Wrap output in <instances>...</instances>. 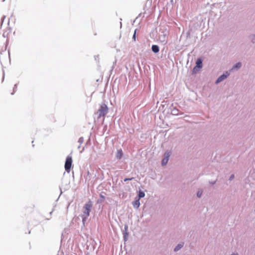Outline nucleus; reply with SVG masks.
Masks as SVG:
<instances>
[{"instance_id": "obj_1", "label": "nucleus", "mask_w": 255, "mask_h": 255, "mask_svg": "<svg viewBox=\"0 0 255 255\" xmlns=\"http://www.w3.org/2000/svg\"><path fill=\"white\" fill-rule=\"evenodd\" d=\"M92 207V203L91 201H89L86 203L83 207V213L82 214L81 217L82 218V222L83 224H85V221L90 215V212Z\"/></svg>"}, {"instance_id": "obj_2", "label": "nucleus", "mask_w": 255, "mask_h": 255, "mask_svg": "<svg viewBox=\"0 0 255 255\" xmlns=\"http://www.w3.org/2000/svg\"><path fill=\"white\" fill-rule=\"evenodd\" d=\"M108 110V109L107 105L105 104H102L97 112V114L98 115V118L104 117L107 114Z\"/></svg>"}, {"instance_id": "obj_3", "label": "nucleus", "mask_w": 255, "mask_h": 255, "mask_svg": "<svg viewBox=\"0 0 255 255\" xmlns=\"http://www.w3.org/2000/svg\"><path fill=\"white\" fill-rule=\"evenodd\" d=\"M72 163V158L71 155H68L66 159V161L65 163V170L67 172H69L70 171V169L71 168Z\"/></svg>"}, {"instance_id": "obj_4", "label": "nucleus", "mask_w": 255, "mask_h": 255, "mask_svg": "<svg viewBox=\"0 0 255 255\" xmlns=\"http://www.w3.org/2000/svg\"><path fill=\"white\" fill-rule=\"evenodd\" d=\"M196 65L193 68V72L196 73V72L199 71L198 69H200L202 67V61L201 59H198L196 62Z\"/></svg>"}, {"instance_id": "obj_5", "label": "nucleus", "mask_w": 255, "mask_h": 255, "mask_svg": "<svg viewBox=\"0 0 255 255\" xmlns=\"http://www.w3.org/2000/svg\"><path fill=\"white\" fill-rule=\"evenodd\" d=\"M170 156V152L167 151L164 153V157L162 159V162H161V164L162 165H165L167 163Z\"/></svg>"}, {"instance_id": "obj_6", "label": "nucleus", "mask_w": 255, "mask_h": 255, "mask_svg": "<svg viewBox=\"0 0 255 255\" xmlns=\"http://www.w3.org/2000/svg\"><path fill=\"white\" fill-rule=\"evenodd\" d=\"M229 74L227 73L226 74H224L223 75H221L218 78L216 83H219L221 82V81H222L223 80L225 79L226 78H227V77L229 76Z\"/></svg>"}, {"instance_id": "obj_7", "label": "nucleus", "mask_w": 255, "mask_h": 255, "mask_svg": "<svg viewBox=\"0 0 255 255\" xmlns=\"http://www.w3.org/2000/svg\"><path fill=\"white\" fill-rule=\"evenodd\" d=\"M133 206L135 208H138L140 205L139 199V198L135 200L132 203Z\"/></svg>"}, {"instance_id": "obj_8", "label": "nucleus", "mask_w": 255, "mask_h": 255, "mask_svg": "<svg viewBox=\"0 0 255 255\" xmlns=\"http://www.w3.org/2000/svg\"><path fill=\"white\" fill-rule=\"evenodd\" d=\"M152 50L154 53H157L159 52V47L156 45H153L151 47Z\"/></svg>"}, {"instance_id": "obj_9", "label": "nucleus", "mask_w": 255, "mask_h": 255, "mask_svg": "<svg viewBox=\"0 0 255 255\" xmlns=\"http://www.w3.org/2000/svg\"><path fill=\"white\" fill-rule=\"evenodd\" d=\"M122 156H123L122 150L121 149L118 150V151L117 152V154H116L117 157L119 159H121L122 158Z\"/></svg>"}, {"instance_id": "obj_10", "label": "nucleus", "mask_w": 255, "mask_h": 255, "mask_svg": "<svg viewBox=\"0 0 255 255\" xmlns=\"http://www.w3.org/2000/svg\"><path fill=\"white\" fill-rule=\"evenodd\" d=\"M183 246V243L178 244L174 249V251L177 252Z\"/></svg>"}, {"instance_id": "obj_11", "label": "nucleus", "mask_w": 255, "mask_h": 255, "mask_svg": "<svg viewBox=\"0 0 255 255\" xmlns=\"http://www.w3.org/2000/svg\"><path fill=\"white\" fill-rule=\"evenodd\" d=\"M145 194L142 191H139L138 193V198L139 199L141 198H142L144 196Z\"/></svg>"}, {"instance_id": "obj_12", "label": "nucleus", "mask_w": 255, "mask_h": 255, "mask_svg": "<svg viewBox=\"0 0 255 255\" xmlns=\"http://www.w3.org/2000/svg\"><path fill=\"white\" fill-rule=\"evenodd\" d=\"M241 63L240 62H239L238 63H237L233 67V69H235V68H237V69H239L241 67Z\"/></svg>"}, {"instance_id": "obj_13", "label": "nucleus", "mask_w": 255, "mask_h": 255, "mask_svg": "<svg viewBox=\"0 0 255 255\" xmlns=\"http://www.w3.org/2000/svg\"><path fill=\"white\" fill-rule=\"evenodd\" d=\"M78 142L80 143V144H82L84 142V138L83 137H80L78 140Z\"/></svg>"}, {"instance_id": "obj_14", "label": "nucleus", "mask_w": 255, "mask_h": 255, "mask_svg": "<svg viewBox=\"0 0 255 255\" xmlns=\"http://www.w3.org/2000/svg\"><path fill=\"white\" fill-rule=\"evenodd\" d=\"M202 194V191H198L197 195L198 197H200Z\"/></svg>"}, {"instance_id": "obj_15", "label": "nucleus", "mask_w": 255, "mask_h": 255, "mask_svg": "<svg viewBox=\"0 0 255 255\" xmlns=\"http://www.w3.org/2000/svg\"><path fill=\"white\" fill-rule=\"evenodd\" d=\"M136 30H135L134 31V34L133 35V37H132V38L133 39V40L135 41V34H136Z\"/></svg>"}, {"instance_id": "obj_16", "label": "nucleus", "mask_w": 255, "mask_h": 255, "mask_svg": "<svg viewBox=\"0 0 255 255\" xmlns=\"http://www.w3.org/2000/svg\"><path fill=\"white\" fill-rule=\"evenodd\" d=\"M132 179V178H125L124 179V181L126 182V181H128V180H131Z\"/></svg>"}, {"instance_id": "obj_17", "label": "nucleus", "mask_w": 255, "mask_h": 255, "mask_svg": "<svg viewBox=\"0 0 255 255\" xmlns=\"http://www.w3.org/2000/svg\"><path fill=\"white\" fill-rule=\"evenodd\" d=\"M252 40L253 42H255V36L254 35L252 36Z\"/></svg>"}, {"instance_id": "obj_18", "label": "nucleus", "mask_w": 255, "mask_h": 255, "mask_svg": "<svg viewBox=\"0 0 255 255\" xmlns=\"http://www.w3.org/2000/svg\"><path fill=\"white\" fill-rule=\"evenodd\" d=\"M100 197L102 198L103 199H105V196L102 194H100Z\"/></svg>"}, {"instance_id": "obj_19", "label": "nucleus", "mask_w": 255, "mask_h": 255, "mask_svg": "<svg viewBox=\"0 0 255 255\" xmlns=\"http://www.w3.org/2000/svg\"><path fill=\"white\" fill-rule=\"evenodd\" d=\"M234 178V175H232L231 176H230V180H232V179H233Z\"/></svg>"}, {"instance_id": "obj_20", "label": "nucleus", "mask_w": 255, "mask_h": 255, "mask_svg": "<svg viewBox=\"0 0 255 255\" xmlns=\"http://www.w3.org/2000/svg\"><path fill=\"white\" fill-rule=\"evenodd\" d=\"M231 255H238V254H233Z\"/></svg>"}, {"instance_id": "obj_21", "label": "nucleus", "mask_w": 255, "mask_h": 255, "mask_svg": "<svg viewBox=\"0 0 255 255\" xmlns=\"http://www.w3.org/2000/svg\"><path fill=\"white\" fill-rule=\"evenodd\" d=\"M162 41H163V42H165V41H166V40H165V39H164Z\"/></svg>"}]
</instances>
